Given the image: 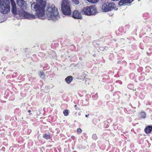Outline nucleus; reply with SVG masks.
<instances>
[{
	"instance_id": "nucleus-1",
	"label": "nucleus",
	"mask_w": 152,
	"mask_h": 152,
	"mask_svg": "<svg viewBox=\"0 0 152 152\" xmlns=\"http://www.w3.org/2000/svg\"><path fill=\"white\" fill-rule=\"evenodd\" d=\"M46 5V0H39L38 3L34 2L31 4V8L35 10L36 15L39 19H44L46 18L48 20H56L59 17L58 9L54 5L49 6L46 10V16L45 8Z\"/></svg>"
},
{
	"instance_id": "nucleus-2",
	"label": "nucleus",
	"mask_w": 152,
	"mask_h": 152,
	"mask_svg": "<svg viewBox=\"0 0 152 152\" xmlns=\"http://www.w3.org/2000/svg\"><path fill=\"white\" fill-rule=\"evenodd\" d=\"M12 6V12L15 15L18 14L19 16L22 18L29 19H34L35 18V16L33 14H30L26 12L23 10L19 11L18 13H17V9L16 3L14 0H10Z\"/></svg>"
},
{
	"instance_id": "nucleus-3",
	"label": "nucleus",
	"mask_w": 152,
	"mask_h": 152,
	"mask_svg": "<svg viewBox=\"0 0 152 152\" xmlns=\"http://www.w3.org/2000/svg\"><path fill=\"white\" fill-rule=\"evenodd\" d=\"M81 12L83 15L91 16L96 15L98 11L95 5H91L84 7L81 10Z\"/></svg>"
},
{
	"instance_id": "nucleus-4",
	"label": "nucleus",
	"mask_w": 152,
	"mask_h": 152,
	"mask_svg": "<svg viewBox=\"0 0 152 152\" xmlns=\"http://www.w3.org/2000/svg\"><path fill=\"white\" fill-rule=\"evenodd\" d=\"M9 0H0V12L4 14H8L10 11Z\"/></svg>"
},
{
	"instance_id": "nucleus-5",
	"label": "nucleus",
	"mask_w": 152,
	"mask_h": 152,
	"mask_svg": "<svg viewBox=\"0 0 152 152\" xmlns=\"http://www.w3.org/2000/svg\"><path fill=\"white\" fill-rule=\"evenodd\" d=\"M61 5V11L63 14L70 16L71 15L70 3L67 0H62Z\"/></svg>"
},
{
	"instance_id": "nucleus-6",
	"label": "nucleus",
	"mask_w": 152,
	"mask_h": 152,
	"mask_svg": "<svg viewBox=\"0 0 152 152\" xmlns=\"http://www.w3.org/2000/svg\"><path fill=\"white\" fill-rule=\"evenodd\" d=\"M116 7V5L114 3L105 2L102 4V10L103 12H107L115 10Z\"/></svg>"
},
{
	"instance_id": "nucleus-7",
	"label": "nucleus",
	"mask_w": 152,
	"mask_h": 152,
	"mask_svg": "<svg viewBox=\"0 0 152 152\" xmlns=\"http://www.w3.org/2000/svg\"><path fill=\"white\" fill-rule=\"evenodd\" d=\"M70 15L74 19H81L82 18L81 12L77 10H74Z\"/></svg>"
},
{
	"instance_id": "nucleus-8",
	"label": "nucleus",
	"mask_w": 152,
	"mask_h": 152,
	"mask_svg": "<svg viewBox=\"0 0 152 152\" xmlns=\"http://www.w3.org/2000/svg\"><path fill=\"white\" fill-rule=\"evenodd\" d=\"M134 0H120L118 3L120 6L125 5L126 4H130Z\"/></svg>"
},
{
	"instance_id": "nucleus-9",
	"label": "nucleus",
	"mask_w": 152,
	"mask_h": 152,
	"mask_svg": "<svg viewBox=\"0 0 152 152\" xmlns=\"http://www.w3.org/2000/svg\"><path fill=\"white\" fill-rule=\"evenodd\" d=\"M17 4L20 7H23L25 4V2L23 0H17Z\"/></svg>"
},
{
	"instance_id": "nucleus-10",
	"label": "nucleus",
	"mask_w": 152,
	"mask_h": 152,
	"mask_svg": "<svg viewBox=\"0 0 152 152\" xmlns=\"http://www.w3.org/2000/svg\"><path fill=\"white\" fill-rule=\"evenodd\" d=\"M152 130V126H148L145 129V132L146 134H148L151 132Z\"/></svg>"
},
{
	"instance_id": "nucleus-11",
	"label": "nucleus",
	"mask_w": 152,
	"mask_h": 152,
	"mask_svg": "<svg viewBox=\"0 0 152 152\" xmlns=\"http://www.w3.org/2000/svg\"><path fill=\"white\" fill-rule=\"evenodd\" d=\"M73 78L71 76H67L65 79V80L68 84L70 83L72 80Z\"/></svg>"
},
{
	"instance_id": "nucleus-12",
	"label": "nucleus",
	"mask_w": 152,
	"mask_h": 152,
	"mask_svg": "<svg viewBox=\"0 0 152 152\" xmlns=\"http://www.w3.org/2000/svg\"><path fill=\"white\" fill-rule=\"evenodd\" d=\"M43 137L44 139L46 140H48L50 139V134H47L46 133L44 134L43 135Z\"/></svg>"
},
{
	"instance_id": "nucleus-13",
	"label": "nucleus",
	"mask_w": 152,
	"mask_h": 152,
	"mask_svg": "<svg viewBox=\"0 0 152 152\" xmlns=\"http://www.w3.org/2000/svg\"><path fill=\"white\" fill-rule=\"evenodd\" d=\"M140 116L142 118H145L146 117V114L144 111H141L140 113Z\"/></svg>"
},
{
	"instance_id": "nucleus-14",
	"label": "nucleus",
	"mask_w": 152,
	"mask_h": 152,
	"mask_svg": "<svg viewBox=\"0 0 152 152\" xmlns=\"http://www.w3.org/2000/svg\"><path fill=\"white\" fill-rule=\"evenodd\" d=\"M99 41L98 40L94 41L93 42V45L96 47H98L100 44Z\"/></svg>"
},
{
	"instance_id": "nucleus-15",
	"label": "nucleus",
	"mask_w": 152,
	"mask_h": 152,
	"mask_svg": "<svg viewBox=\"0 0 152 152\" xmlns=\"http://www.w3.org/2000/svg\"><path fill=\"white\" fill-rule=\"evenodd\" d=\"M63 113L65 116H68L69 114V111L68 110L66 109L63 111Z\"/></svg>"
},
{
	"instance_id": "nucleus-16",
	"label": "nucleus",
	"mask_w": 152,
	"mask_h": 152,
	"mask_svg": "<svg viewBox=\"0 0 152 152\" xmlns=\"http://www.w3.org/2000/svg\"><path fill=\"white\" fill-rule=\"evenodd\" d=\"M89 2L92 3H96L98 2V0H87Z\"/></svg>"
},
{
	"instance_id": "nucleus-17",
	"label": "nucleus",
	"mask_w": 152,
	"mask_h": 152,
	"mask_svg": "<svg viewBox=\"0 0 152 152\" xmlns=\"http://www.w3.org/2000/svg\"><path fill=\"white\" fill-rule=\"evenodd\" d=\"M73 2L76 4H78L79 3V1L78 0H72Z\"/></svg>"
},
{
	"instance_id": "nucleus-18",
	"label": "nucleus",
	"mask_w": 152,
	"mask_h": 152,
	"mask_svg": "<svg viewBox=\"0 0 152 152\" xmlns=\"http://www.w3.org/2000/svg\"><path fill=\"white\" fill-rule=\"evenodd\" d=\"M77 132L78 134H80L82 133V130L80 128H78L77 129Z\"/></svg>"
},
{
	"instance_id": "nucleus-19",
	"label": "nucleus",
	"mask_w": 152,
	"mask_h": 152,
	"mask_svg": "<svg viewBox=\"0 0 152 152\" xmlns=\"http://www.w3.org/2000/svg\"><path fill=\"white\" fill-rule=\"evenodd\" d=\"M92 137L95 140L97 139V137L96 136V134H94L92 135Z\"/></svg>"
},
{
	"instance_id": "nucleus-20",
	"label": "nucleus",
	"mask_w": 152,
	"mask_h": 152,
	"mask_svg": "<svg viewBox=\"0 0 152 152\" xmlns=\"http://www.w3.org/2000/svg\"><path fill=\"white\" fill-rule=\"evenodd\" d=\"M74 107H75V110H80V107H77V105H75L74 106Z\"/></svg>"
},
{
	"instance_id": "nucleus-21",
	"label": "nucleus",
	"mask_w": 152,
	"mask_h": 152,
	"mask_svg": "<svg viewBox=\"0 0 152 152\" xmlns=\"http://www.w3.org/2000/svg\"><path fill=\"white\" fill-rule=\"evenodd\" d=\"M44 74H45L44 72L42 71H40L39 73V75L40 77H41L42 75H44Z\"/></svg>"
},
{
	"instance_id": "nucleus-22",
	"label": "nucleus",
	"mask_w": 152,
	"mask_h": 152,
	"mask_svg": "<svg viewBox=\"0 0 152 152\" xmlns=\"http://www.w3.org/2000/svg\"><path fill=\"white\" fill-rule=\"evenodd\" d=\"M28 112L30 113L31 112V110H28Z\"/></svg>"
},
{
	"instance_id": "nucleus-23",
	"label": "nucleus",
	"mask_w": 152,
	"mask_h": 152,
	"mask_svg": "<svg viewBox=\"0 0 152 152\" xmlns=\"http://www.w3.org/2000/svg\"><path fill=\"white\" fill-rule=\"evenodd\" d=\"M89 115H85V116L86 117H88V116Z\"/></svg>"
},
{
	"instance_id": "nucleus-24",
	"label": "nucleus",
	"mask_w": 152,
	"mask_h": 152,
	"mask_svg": "<svg viewBox=\"0 0 152 152\" xmlns=\"http://www.w3.org/2000/svg\"><path fill=\"white\" fill-rule=\"evenodd\" d=\"M81 58H80V60H81Z\"/></svg>"
},
{
	"instance_id": "nucleus-25",
	"label": "nucleus",
	"mask_w": 152,
	"mask_h": 152,
	"mask_svg": "<svg viewBox=\"0 0 152 152\" xmlns=\"http://www.w3.org/2000/svg\"><path fill=\"white\" fill-rule=\"evenodd\" d=\"M79 114V115H80V113H79V114Z\"/></svg>"
},
{
	"instance_id": "nucleus-26",
	"label": "nucleus",
	"mask_w": 152,
	"mask_h": 152,
	"mask_svg": "<svg viewBox=\"0 0 152 152\" xmlns=\"http://www.w3.org/2000/svg\"><path fill=\"white\" fill-rule=\"evenodd\" d=\"M117 63H119V61H118Z\"/></svg>"
}]
</instances>
